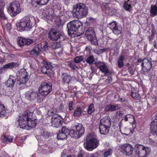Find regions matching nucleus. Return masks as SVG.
I'll list each match as a JSON object with an SVG mask.
<instances>
[{"label":"nucleus","instance_id":"1","mask_svg":"<svg viewBox=\"0 0 157 157\" xmlns=\"http://www.w3.org/2000/svg\"><path fill=\"white\" fill-rule=\"evenodd\" d=\"M33 113L28 110L20 114L18 121L21 128L29 130L36 126V119L33 117Z\"/></svg>","mask_w":157,"mask_h":157},{"label":"nucleus","instance_id":"2","mask_svg":"<svg viewBox=\"0 0 157 157\" xmlns=\"http://www.w3.org/2000/svg\"><path fill=\"white\" fill-rule=\"evenodd\" d=\"M35 24V18L34 17H25L20 20L17 25L18 30L22 31H28Z\"/></svg>","mask_w":157,"mask_h":157},{"label":"nucleus","instance_id":"3","mask_svg":"<svg viewBox=\"0 0 157 157\" xmlns=\"http://www.w3.org/2000/svg\"><path fill=\"white\" fill-rule=\"evenodd\" d=\"M73 16L78 19L86 17L88 13V8L83 3H79L74 5L72 11Z\"/></svg>","mask_w":157,"mask_h":157},{"label":"nucleus","instance_id":"4","mask_svg":"<svg viewBox=\"0 0 157 157\" xmlns=\"http://www.w3.org/2000/svg\"><path fill=\"white\" fill-rule=\"evenodd\" d=\"M96 137V135L93 132L87 135L86 142L84 144V147L86 150L91 151L98 146L99 141Z\"/></svg>","mask_w":157,"mask_h":157},{"label":"nucleus","instance_id":"5","mask_svg":"<svg viewBox=\"0 0 157 157\" xmlns=\"http://www.w3.org/2000/svg\"><path fill=\"white\" fill-rule=\"evenodd\" d=\"M151 151L149 147L137 144L136 146L135 157H144L148 155Z\"/></svg>","mask_w":157,"mask_h":157},{"label":"nucleus","instance_id":"6","mask_svg":"<svg viewBox=\"0 0 157 157\" xmlns=\"http://www.w3.org/2000/svg\"><path fill=\"white\" fill-rule=\"evenodd\" d=\"M82 23L78 20H73L68 23L67 27L69 34H73L77 32L79 29L82 28Z\"/></svg>","mask_w":157,"mask_h":157},{"label":"nucleus","instance_id":"7","mask_svg":"<svg viewBox=\"0 0 157 157\" xmlns=\"http://www.w3.org/2000/svg\"><path fill=\"white\" fill-rule=\"evenodd\" d=\"M52 85L50 82H42L39 87V90L41 95L46 96L52 90Z\"/></svg>","mask_w":157,"mask_h":157},{"label":"nucleus","instance_id":"8","mask_svg":"<svg viewBox=\"0 0 157 157\" xmlns=\"http://www.w3.org/2000/svg\"><path fill=\"white\" fill-rule=\"evenodd\" d=\"M76 132L73 130L70 131L69 134L72 137L78 139L83 134L84 129L82 124H78L75 126Z\"/></svg>","mask_w":157,"mask_h":157},{"label":"nucleus","instance_id":"9","mask_svg":"<svg viewBox=\"0 0 157 157\" xmlns=\"http://www.w3.org/2000/svg\"><path fill=\"white\" fill-rule=\"evenodd\" d=\"M133 147L130 144L125 143L120 146V151L124 155L127 156H130L133 153Z\"/></svg>","mask_w":157,"mask_h":157},{"label":"nucleus","instance_id":"10","mask_svg":"<svg viewBox=\"0 0 157 157\" xmlns=\"http://www.w3.org/2000/svg\"><path fill=\"white\" fill-rule=\"evenodd\" d=\"M25 96L27 99L31 101H34L37 99L38 102H40L42 100L40 94L36 91L30 90L27 91L25 93Z\"/></svg>","mask_w":157,"mask_h":157},{"label":"nucleus","instance_id":"11","mask_svg":"<svg viewBox=\"0 0 157 157\" xmlns=\"http://www.w3.org/2000/svg\"><path fill=\"white\" fill-rule=\"evenodd\" d=\"M27 73L24 69L20 70L17 74L16 83L18 85L24 84L28 81Z\"/></svg>","mask_w":157,"mask_h":157},{"label":"nucleus","instance_id":"12","mask_svg":"<svg viewBox=\"0 0 157 157\" xmlns=\"http://www.w3.org/2000/svg\"><path fill=\"white\" fill-rule=\"evenodd\" d=\"M131 117L132 118L133 120V121L132 123V129H127L126 127L122 125L121 122L119 124V127L120 128V131L122 134H125L126 135L132 134L133 133L134 130L136 127V124L135 121L134 116L133 115H131Z\"/></svg>","mask_w":157,"mask_h":157},{"label":"nucleus","instance_id":"13","mask_svg":"<svg viewBox=\"0 0 157 157\" xmlns=\"http://www.w3.org/2000/svg\"><path fill=\"white\" fill-rule=\"evenodd\" d=\"M8 9L10 13H11V15L14 16L16 15L21 11L20 4L17 1H14L11 2Z\"/></svg>","mask_w":157,"mask_h":157},{"label":"nucleus","instance_id":"14","mask_svg":"<svg viewBox=\"0 0 157 157\" xmlns=\"http://www.w3.org/2000/svg\"><path fill=\"white\" fill-rule=\"evenodd\" d=\"M85 35L87 39L90 41L92 44L94 45L97 44V40L93 28H90L86 31Z\"/></svg>","mask_w":157,"mask_h":157},{"label":"nucleus","instance_id":"15","mask_svg":"<svg viewBox=\"0 0 157 157\" xmlns=\"http://www.w3.org/2000/svg\"><path fill=\"white\" fill-rule=\"evenodd\" d=\"M62 35V33L59 30L52 29L48 33V37L51 40L56 41L59 39Z\"/></svg>","mask_w":157,"mask_h":157},{"label":"nucleus","instance_id":"16","mask_svg":"<svg viewBox=\"0 0 157 157\" xmlns=\"http://www.w3.org/2000/svg\"><path fill=\"white\" fill-rule=\"evenodd\" d=\"M151 59H144L142 61L141 65L142 67V71L144 74L149 71L152 67Z\"/></svg>","mask_w":157,"mask_h":157},{"label":"nucleus","instance_id":"17","mask_svg":"<svg viewBox=\"0 0 157 157\" xmlns=\"http://www.w3.org/2000/svg\"><path fill=\"white\" fill-rule=\"evenodd\" d=\"M62 118L58 114H55L51 118V123L52 126L58 128L63 123Z\"/></svg>","mask_w":157,"mask_h":157},{"label":"nucleus","instance_id":"18","mask_svg":"<svg viewBox=\"0 0 157 157\" xmlns=\"http://www.w3.org/2000/svg\"><path fill=\"white\" fill-rule=\"evenodd\" d=\"M108 27L112 30L113 33L118 35L122 32V28L121 26L117 25L115 21L112 22L108 25Z\"/></svg>","mask_w":157,"mask_h":157},{"label":"nucleus","instance_id":"19","mask_svg":"<svg viewBox=\"0 0 157 157\" xmlns=\"http://www.w3.org/2000/svg\"><path fill=\"white\" fill-rule=\"evenodd\" d=\"M33 43V40L30 39H27L21 37H18L17 39V44L20 47H23L25 45H29Z\"/></svg>","mask_w":157,"mask_h":157},{"label":"nucleus","instance_id":"20","mask_svg":"<svg viewBox=\"0 0 157 157\" xmlns=\"http://www.w3.org/2000/svg\"><path fill=\"white\" fill-rule=\"evenodd\" d=\"M70 131L66 127H63L61 130L60 131L57 135L58 139L63 140L66 138L67 136L69 134Z\"/></svg>","mask_w":157,"mask_h":157},{"label":"nucleus","instance_id":"21","mask_svg":"<svg viewBox=\"0 0 157 157\" xmlns=\"http://www.w3.org/2000/svg\"><path fill=\"white\" fill-rule=\"evenodd\" d=\"M42 48V45L41 44H38L35 45L34 48L31 51H29L28 52L30 55H38L40 51Z\"/></svg>","mask_w":157,"mask_h":157},{"label":"nucleus","instance_id":"22","mask_svg":"<svg viewBox=\"0 0 157 157\" xmlns=\"http://www.w3.org/2000/svg\"><path fill=\"white\" fill-rule=\"evenodd\" d=\"M151 132L154 134L157 135V119H154L151 122L150 126Z\"/></svg>","mask_w":157,"mask_h":157},{"label":"nucleus","instance_id":"23","mask_svg":"<svg viewBox=\"0 0 157 157\" xmlns=\"http://www.w3.org/2000/svg\"><path fill=\"white\" fill-rule=\"evenodd\" d=\"M16 77L12 75H10L7 81L6 85L8 87H13L16 82Z\"/></svg>","mask_w":157,"mask_h":157},{"label":"nucleus","instance_id":"24","mask_svg":"<svg viewBox=\"0 0 157 157\" xmlns=\"http://www.w3.org/2000/svg\"><path fill=\"white\" fill-rule=\"evenodd\" d=\"M100 71L103 73H104L105 75H107L109 74V70L107 66L105 64L101 62V64L99 67Z\"/></svg>","mask_w":157,"mask_h":157},{"label":"nucleus","instance_id":"25","mask_svg":"<svg viewBox=\"0 0 157 157\" xmlns=\"http://www.w3.org/2000/svg\"><path fill=\"white\" fill-rule=\"evenodd\" d=\"M49 0H32V4L34 7H36L38 5H44L46 4Z\"/></svg>","mask_w":157,"mask_h":157},{"label":"nucleus","instance_id":"26","mask_svg":"<svg viewBox=\"0 0 157 157\" xmlns=\"http://www.w3.org/2000/svg\"><path fill=\"white\" fill-rule=\"evenodd\" d=\"M110 127L105 126L104 125H100L99 129L101 134L105 135L107 134L109 131Z\"/></svg>","mask_w":157,"mask_h":157},{"label":"nucleus","instance_id":"27","mask_svg":"<svg viewBox=\"0 0 157 157\" xmlns=\"http://www.w3.org/2000/svg\"><path fill=\"white\" fill-rule=\"evenodd\" d=\"M100 125L110 127L111 123L110 118L108 117H106L101 119L100 121Z\"/></svg>","mask_w":157,"mask_h":157},{"label":"nucleus","instance_id":"28","mask_svg":"<svg viewBox=\"0 0 157 157\" xmlns=\"http://www.w3.org/2000/svg\"><path fill=\"white\" fill-rule=\"evenodd\" d=\"M61 77L64 84L69 83L71 79V76L66 73H63Z\"/></svg>","mask_w":157,"mask_h":157},{"label":"nucleus","instance_id":"29","mask_svg":"<svg viewBox=\"0 0 157 157\" xmlns=\"http://www.w3.org/2000/svg\"><path fill=\"white\" fill-rule=\"evenodd\" d=\"M4 6V3L0 1V17H2L3 19H6V17L5 16L3 12V9Z\"/></svg>","mask_w":157,"mask_h":157},{"label":"nucleus","instance_id":"30","mask_svg":"<svg viewBox=\"0 0 157 157\" xmlns=\"http://www.w3.org/2000/svg\"><path fill=\"white\" fill-rule=\"evenodd\" d=\"M13 137L11 136H4L2 139L3 142L7 144L13 141Z\"/></svg>","mask_w":157,"mask_h":157},{"label":"nucleus","instance_id":"31","mask_svg":"<svg viewBox=\"0 0 157 157\" xmlns=\"http://www.w3.org/2000/svg\"><path fill=\"white\" fill-rule=\"evenodd\" d=\"M150 12L151 15L154 17L157 15V6L152 5L151 7Z\"/></svg>","mask_w":157,"mask_h":157},{"label":"nucleus","instance_id":"32","mask_svg":"<svg viewBox=\"0 0 157 157\" xmlns=\"http://www.w3.org/2000/svg\"><path fill=\"white\" fill-rule=\"evenodd\" d=\"M123 7L128 12H130L132 10V6L129 3V1L128 0L127 2H125L123 5Z\"/></svg>","mask_w":157,"mask_h":157},{"label":"nucleus","instance_id":"33","mask_svg":"<svg viewBox=\"0 0 157 157\" xmlns=\"http://www.w3.org/2000/svg\"><path fill=\"white\" fill-rule=\"evenodd\" d=\"M131 95L132 98L135 99H139L140 98L138 91L136 90H133L132 91Z\"/></svg>","mask_w":157,"mask_h":157},{"label":"nucleus","instance_id":"34","mask_svg":"<svg viewBox=\"0 0 157 157\" xmlns=\"http://www.w3.org/2000/svg\"><path fill=\"white\" fill-rule=\"evenodd\" d=\"M10 112V111L7 109H0V117L7 116Z\"/></svg>","mask_w":157,"mask_h":157},{"label":"nucleus","instance_id":"35","mask_svg":"<svg viewBox=\"0 0 157 157\" xmlns=\"http://www.w3.org/2000/svg\"><path fill=\"white\" fill-rule=\"evenodd\" d=\"M53 12L54 11L52 9H50L44 11L43 14H44V13H45L46 14L44 15V16L45 17H46L47 18H48V17L52 16L53 13Z\"/></svg>","mask_w":157,"mask_h":157},{"label":"nucleus","instance_id":"36","mask_svg":"<svg viewBox=\"0 0 157 157\" xmlns=\"http://www.w3.org/2000/svg\"><path fill=\"white\" fill-rule=\"evenodd\" d=\"M124 56L123 55L120 56L119 59L118 60V67L119 68H121L123 67L124 65V63L123 62V60L124 59Z\"/></svg>","mask_w":157,"mask_h":157},{"label":"nucleus","instance_id":"37","mask_svg":"<svg viewBox=\"0 0 157 157\" xmlns=\"http://www.w3.org/2000/svg\"><path fill=\"white\" fill-rule=\"evenodd\" d=\"M85 59L86 62L89 64L93 63L94 61V59L93 56H90L87 58H85Z\"/></svg>","mask_w":157,"mask_h":157},{"label":"nucleus","instance_id":"38","mask_svg":"<svg viewBox=\"0 0 157 157\" xmlns=\"http://www.w3.org/2000/svg\"><path fill=\"white\" fill-rule=\"evenodd\" d=\"M16 65V64L14 63H10L3 66L2 69H3L12 68L13 67Z\"/></svg>","mask_w":157,"mask_h":157},{"label":"nucleus","instance_id":"39","mask_svg":"<svg viewBox=\"0 0 157 157\" xmlns=\"http://www.w3.org/2000/svg\"><path fill=\"white\" fill-rule=\"evenodd\" d=\"M69 66L73 70H75V68H78L77 66L75 64V62L73 61L70 62L68 63Z\"/></svg>","mask_w":157,"mask_h":157},{"label":"nucleus","instance_id":"40","mask_svg":"<svg viewBox=\"0 0 157 157\" xmlns=\"http://www.w3.org/2000/svg\"><path fill=\"white\" fill-rule=\"evenodd\" d=\"M83 60V58L81 56H76L74 59V61L75 63H79Z\"/></svg>","mask_w":157,"mask_h":157},{"label":"nucleus","instance_id":"41","mask_svg":"<svg viewBox=\"0 0 157 157\" xmlns=\"http://www.w3.org/2000/svg\"><path fill=\"white\" fill-rule=\"evenodd\" d=\"M61 44L59 42H55L52 45V47L54 49H56L60 48Z\"/></svg>","mask_w":157,"mask_h":157},{"label":"nucleus","instance_id":"42","mask_svg":"<svg viewBox=\"0 0 157 157\" xmlns=\"http://www.w3.org/2000/svg\"><path fill=\"white\" fill-rule=\"evenodd\" d=\"M112 153V150L111 149H109L106 151L104 153V157H108Z\"/></svg>","mask_w":157,"mask_h":157},{"label":"nucleus","instance_id":"43","mask_svg":"<svg viewBox=\"0 0 157 157\" xmlns=\"http://www.w3.org/2000/svg\"><path fill=\"white\" fill-rule=\"evenodd\" d=\"M82 113L81 109H76L73 114L74 116H79Z\"/></svg>","mask_w":157,"mask_h":157},{"label":"nucleus","instance_id":"44","mask_svg":"<svg viewBox=\"0 0 157 157\" xmlns=\"http://www.w3.org/2000/svg\"><path fill=\"white\" fill-rule=\"evenodd\" d=\"M50 109L48 112V114L49 116H54L56 114V111L55 109Z\"/></svg>","mask_w":157,"mask_h":157},{"label":"nucleus","instance_id":"45","mask_svg":"<svg viewBox=\"0 0 157 157\" xmlns=\"http://www.w3.org/2000/svg\"><path fill=\"white\" fill-rule=\"evenodd\" d=\"M48 71H49L47 69V67H45L44 66H42L41 68V72L44 74L48 73Z\"/></svg>","mask_w":157,"mask_h":157},{"label":"nucleus","instance_id":"46","mask_svg":"<svg viewBox=\"0 0 157 157\" xmlns=\"http://www.w3.org/2000/svg\"><path fill=\"white\" fill-rule=\"evenodd\" d=\"M94 52L97 54H100L102 53L101 49L99 48H97L94 50Z\"/></svg>","mask_w":157,"mask_h":157},{"label":"nucleus","instance_id":"47","mask_svg":"<svg viewBox=\"0 0 157 157\" xmlns=\"http://www.w3.org/2000/svg\"><path fill=\"white\" fill-rule=\"evenodd\" d=\"M123 115V113L121 111H117L116 114V117L117 118L119 119Z\"/></svg>","mask_w":157,"mask_h":157},{"label":"nucleus","instance_id":"48","mask_svg":"<svg viewBox=\"0 0 157 157\" xmlns=\"http://www.w3.org/2000/svg\"><path fill=\"white\" fill-rule=\"evenodd\" d=\"M44 66L47 67V69L49 70L51 69L52 67V66L49 62H47L46 64H45Z\"/></svg>","mask_w":157,"mask_h":157},{"label":"nucleus","instance_id":"49","mask_svg":"<svg viewBox=\"0 0 157 157\" xmlns=\"http://www.w3.org/2000/svg\"><path fill=\"white\" fill-rule=\"evenodd\" d=\"M134 71L132 67H129L128 69V71L131 75H132L133 74Z\"/></svg>","mask_w":157,"mask_h":157},{"label":"nucleus","instance_id":"50","mask_svg":"<svg viewBox=\"0 0 157 157\" xmlns=\"http://www.w3.org/2000/svg\"><path fill=\"white\" fill-rule=\"evenodd\" d=\"M106 108H119V107H117V106H114L113 105H107Z\"/></svg>","mask_w":157,"mask_h":157},{"label":"nucleus","instance_id":"51","mask_svg":"<svg viewBox=\"0 0 157 157\" xmlns=\"http://www.w3.org/2000/svg\"><path fill=\"white\" fill-rule=\"evenodd\" d=\"M112 80V78L111 77H109L105 80V82L107 83H110Z\"/></svg>","mask_w":157,"mask_h":157},{"label":"nucleus","instance_id":"52","mask_svg":"<svg viewBox=\"0 0 157 157\" xmlns=\"http://www.w3.org/2000/svg\"><path fill=\"white\" fill-rule=\"evenodd\" d=\"M6 27L7 30L8 31L10 30L11 29V25L10 24H7Z\"/></svg>","mask_w":157,"mask_h":157},{"label":"nucleus","instance_id":"53","mask_svg":"<svg viewBox=\"0 0 157 157\" xmlns=\"http://www.w3.org/2000/svg\"><path fill=\"white\" fill-rule=\"evenodd\" d=\"M94 111V109H88L87 110L88 113L89 114H91Z\"/></svg>","mask_w":157,"mask_h":157},{"label":"nucleus","instance_id":"54","mask_svg":"<svg viewBox=\"0 0 157 157\" xmlns=\"http://www.w3.org/2000/svg\"><path fill=\"white\" fill-rule=\"evenodd\" d=\"M73 102L72 101H70L69 104V108H71L73 106Z\"/></svg>","mask_w":157,"mask_h":157},{"label":"nucleus","instance_id":"55","mask_svg":"<svg viewBox=\"0 0 157 157\" xmlns=\"http://www.w3.org/2000/svg\"><path fill=\"white\" fill-rule=\"evenodd\" d=\"M153 45L154 46V47L155 48H157V45L156 44V42L155 41L153 43Z\"/></svg>","mask_w":157,"mask_h":157},{"label":"nucleus","instance_id":"56","mask_svg":"<svg viewBox=\"0 0 157 157\" xmlns=\"http://www.w3.org/2000/svg\"><path fill=\"white\" fill-rule=\"evenodd\" d=\"M128 117L127 115L126 116L124 117L123 118L124 119V120L125 121H127L128 120Z\"/></svg>","mask_w":157,"mask_h":157},{"label":"nucleus","instance_id":"57","mask_svg":"<svg viewBox=\"0 0 157 157\" xmlns=\"http://www.w3.org/2000/svg\"><path fill=\"white\" fill-rule=\"evenodd\" d=\"M108 50V48H103L102 49H101V51L102 52V53L107 51Z\"/></svg>","mask_w":157,"mask_h":157},{"label":"nucleus","instance_id":"58","mask_svg":"<svg viewBox=\"0 0 157 157\" xmlns=\"http://www.w3.org/2000/svg\"><path fill=\"white\" fill-rule=\"evenodd\" d=\"M155 35V32L153 30L152 31V33L151 36L152 37H153Z\"/></svg>","mask_w":157,"mask_h":157},{"label":"nucleus","instance_id":"59","mask_svg":"<svg viewBox=\"0 0 157 157\" xmlns=\"http://www.w3.org/2000/svg\"><path fill=\"white\" fill-rule=\"evenodd\" d=\"M5 107L4 105L1 103V102L0 101V108H5Z\"/></svg>","mask_w":157,"mask_h":157},{"label":"nucleus","instance_id":"60","mask_svg":"<svg viewBox=\"0 0 157 157\" xmlns=\"http://www.w3.org/2000/svg\"><path fill=\"white\" fill-rule=\"evenodd\" d=\"M78 157H83L82 154L81 153H79L78 155Z\"/></svg>","mask_w":157,"mask_h":157},{"label":"nucleus","instance_id":"61","mask_svg":"<svg viewBox=\"0 0 157 157\" xmlns=\"http://www.w3.org/2000/svg\"><path fill=\"white\" fill-rule=\"evenodd\" d=\"M94 154H91L90 155V157H95Z\"/></svg>","mask_w":157,"mask_h":157},{"label":"nucleus","instance_id":"62","mask_svg":"<svg viewBox=\"0 0 157 157\" xmlns=\"http://www.w3.org/2000/svg\"><path fill=\"white\" fill-rule=\"evenodd\" d=\"M153 37H152L151 36H149L148 37V38L150 41H151V40L153 38Z\"/></svg>","mask_w":157,"mask_h":157},{"label":"nucleus","instance_id":"63","mask_svg":"<svg viewBox=\"0 0 157 157\" xmlns=\"http://www.w3.org/2000/svg\"><path fill=\"white\" fill-rule=\"evenodd\" d=\"M94 107V105L92 104H91L89 106L88 108H93Z\"/></svg>","mask_w":157,"mask_h":157},{"label":"nucleus","instance_id":"64","mask_svg":"<svg viewBox=\"0 0 157 157\" xmlns=\"http://www.w3.org/2000/svg\"><path fill=\"white\" fill-rule=\"evenodd\" d=\"M142 60L141 59H138V61L139 62H141L142 63Z\"/></svg>","mask_w":157,"mask_h":157}]
</instances>
